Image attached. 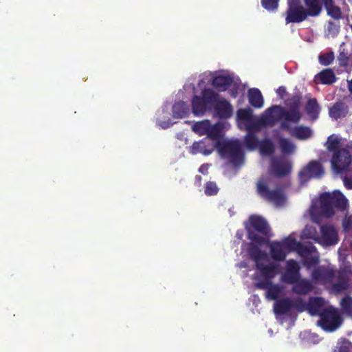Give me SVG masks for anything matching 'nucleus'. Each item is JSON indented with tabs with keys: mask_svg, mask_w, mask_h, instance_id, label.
<instances>
[{
	"mask_svg": "<svg viewBox=\"0 0 352 352\" xmlns=\"http://www.w3.org/2000/svg\"><path fill=\"white\" fill-rule=\"evenodd\" d=\"M301 118L302 115L300 111H295L294 109L287 111L280 105H272L261 115V122L264 125L273 126L278 122L282 120L280 128L289 130V122L298 123Z\"/></svg>",
	"mask_w": 352,
	"mask_h": 352,
	"instance_id": "obj_1",
	"label": "nucleus"
},
{
	"mask_svg": "<svg viewBox=\"0 0 352 352\" xmlns=\"http://www.w3.org/2000/svg\"><path fill=\"white\" fill-rule=\"evenodd\" d=\"M250 227L247 228L248 238L252 242L261 245L264 243V238L257 234L268 236L271 229L267 221L263 217L258 215H252L249 218Z\"/></svg>",
	"mask_w": 352,
	"mask_h": 352,
	"instance_id": "obj_2",
	"label": "nucleus"
},
{
	"mask_svg": "<svg viewBox=\"0 0 352 352\" xmlns=\"http://www.w3.org/2000/svg\"><path fill=\"white\" fill-rule=\"evenodd\" d=\"M219 153L234 166H240L244 160V153L239 140L223 141L217 144Z\"/></svg>",
	"mask_w": 352,
	"mask_h": 352,
	"instance_id": "obj_3",
	"label": "nucleus"
},
{
	"mask_svg": "<svg viewBox=\"0 0 352 352\" xmlns=\"http://www.w3.org/2000/svg\"><path fill=\"white\" fill-rule=\"evenodd\" d=\"M256 192L264 200L276 206H282L285 203V197L283 190L278 188L270 190L267 182L263 178L257 182Z\"/></svg>",
	"mask_w": 352,
	"mask_h": 352,
	"instance_id": "obj_4",
	"label": "nucleus"
},
{
	"mask_svg": "<svg viewBox=\"0 0 352 352\" xmlns=\"http://www.w3.org/2000/svg\"><path fill=\"white\" fill-rule=\"evenodd\" d=\"M319 325L326 331L333 332L338 329L342 323V318L338 311L333 307L322 310L320 314Z\"/></svg>",
	"mask_w": 352,
	"mask_h": 352,
	"instance_id": "obj_5",
	"label": "nucleus"
},
{
	"mask_svg": "<svg viewBox=\"0 0 352 352\" xmlns=\"http://www.w3.org/2000/svg\"><path fill=\"white\" fill-rule=\"evenodd\" d=\"M280 265L275 263L265 264L264 261L258 263L256 269L260 272L263 279L258 281L255 286L257 289H265L269 285L270 282L278 274Z\"/></svg>",
	"mask_w": 352,
	"mask_h": 352,
	"instance_id": "obj_6",
	"label": "nucleus"
},
{
	"mask_svg": "<svg viewBox=\"0 0 352 352\" xmlns=\"http://www.w3.org/2000/svg\"><path fill=\"white\" fill-rule=\"evenodd\" d=\"M308 18L304 6L300 0H289L288 8L286 11V24L300 23Z\"/></svg>",
	"mask_w": 352,
	"mask_h": 352,
	"instance_id": "obj_7",
	"label": "nucleus"
},
{
	"mask_svg": "<svg viewBox=\"0 0 352 352\" xmlns=\"http://www.w3.org/2000/svg\"><path fill=\"white\" fill-rule=\"evenodd\" d=\"M352 160V156L349 151L342 148L333 153L331 160L332 168L337 173H340L348 168Z\"/></svg>",
	"mask_w": 352,
	"mask_h": 352,
	"instance_id": "obj_8",
	"label": "nucleus"
},
{
	"mask_svg": "<svg viewBox=\"0 0 352 352\" xmlns=\"http://www.w3.org/2000/svg\"><path fill=\"white\" fill-rule=\"evenodd\" d=\"M300 265L296 261H287L285 271L281 276L282 282L291 285L296 283L300 278Z\"/></svg>",
	"mask_w": 352,
	"mask_h": 352,
	"instance_id": "obj_9",
	"label": "nucleus"
},
{
	"mask_svg": "<svg viewBox=\"0 0 352 352\" xmlns=\"http://www.w3.org/2000/svg\"><path fill=\"white\" fill-rule=\"evenodd\" d=\"M324 174L322 164L316 160L309 162L299 173L301 180L307 181L312 177H320Z\"/></svg>",
	"mask_w": 352,
	"mask_h": 352,
	"instance_id": "obj_10",
	"label": "nucleus"
},
{
	"mask_svg": "<svg viewBox=\"0 0 352 352\" xmlns=\"http://www.w3.org/2000/svg\"><path fill=\"white\" fill-rule=\"evenodd\" d=\"M336 276V270L326 266H319L311 273L312 279L316 283H329Z\"/></svg>",
	"mask_w": 352,
	"mask_h": 352,
	"instance_id": "obj_11",
	"label": "nucleus"
},
{
	"mask_svg": "<svg viewBox=\"0 0 352 352\" xmlns=\"http://www.w3.org/2000/svg\"><path fill=\"white\" fill-rule=\"evenodd\" d=\"M271 167L272 172L279 177L287 176L292 171V163L285 158L274 160Z\"/></svg>",
	"mask_w": 352,
	"mask_h": 352,
	"instance_id": "obj_12",
	"label": "nucleus"
},
{
	"mask_svg": "<svg viewBox=\"0 0 352 352\" xmlns=\"http://www.w3.org/2000/svg\"><path fill=\"white\" fill-rule=\"evenodd\" d=\"M213 107L215 116L220 119H228L232 115V106L226 99L217 100Z\"/></svg>",
	"mask_w": 352,
	"mask_h": 352,
	"instance_id": "obj_13",
	"label": "nucleus"
},
{
	"mask_svg": "<svg viewBox=\"0 0 352 352\" xmlns=\"http://www.w3.org/2000/svg\"><path fill=\"white\" fill-rule=\"evenodd\" d=\"M320 232L321 238L324 244L332 245L338 243V232L333 226L324 225L321 226Z\"/></svg>",
	"mask_w": 352,
	"mask_h": 352,
	"instance_id": "obj_14",
	"label": "nucleus"
},
{
	"mask_svg": "<svg viewBox=\"0 0 352 352\" xmlns=\"http://www.w3.org/2000/svg\"><path fill=\"white\" fill-rule=\"evenodd\" d=\"M337 79L333 70L331 68H326L314 76V81L316 84L331 85L335 83Z\"/></svg>",
	"mask_w": 352,
	"mask_h": 352,
	"instance_id": "obj_15",
	"label": "nucleus"
},
{
	"mask_svg": "<svg viewBox=\"0 0 352 352\" xmlns=\"http://www.w3.org/2000/svg\"><path fill=\"white\" fill-rule=\"evenodd\" d=\"M214 150V146L210 140L204 138L199 142H195L190 147V153L196 155L201 153L204 155H208Z\"/></svg>",
	"mask_w": 352,
	"mask_h": 352,
	"instance_id": "obj_16",
	"label": "nucleus"
},
{
	"mask_svg": "<svg viewBox=\"0 0 352 352\" xmlns=\"http://www.w3.org/2000/svg\"><path fill=\"white\" fill-rule=\"evenodd\" d=\"M348 113V105L341 100L336 102L329 109V117L335 120H338V119L346 117Z\"/></svg>",
	"mask_w": 352,
	"mask_h": 352,
	"instance_id": "obj_17",
	"label": "nucleus"
},
{
	"mask_svg": "<svg viewBox=\"0 0 352 352\" xmlns=\"http://www.w3.org/2000/svg\"><path fill=\"white\" fill-rule=\"evenodd\" d=\"M308 17H317L322 12V0H303Z\"/></svg>",
	"mask_w": 352,
	"mask_h": 352,
	"instance_id": "obj_18",
	"label": "nucleus"
},
{
	"mask_svg": "<svg viewBox=\"0 0 352 352\" xmlns=\"http://www.w3.org/2000/svg\"><path fill=\"white\" fill-rule=\"evenodd\" d=\"M280 242L288 253L296 250L297 248H299L302 252L307 254L311 253V252L309 248L302 245L300 242L297 241L295 238L291 236H287Z\"/></svg>",
	"mask_w": 352,
	"mask_h": 352,
	"instance_id": "obj_19",
	"label": "nucleus"
},
{
	"mask_svg": "<svg viewBox=\"0 0 352 352\" xmlns=\"http://www.w3.org/2000/svg\"><path fill=\"white\" fill-rule=\"evenodd\" d=\"M270 250L271 257L276 261H285L288 254L280 241L272 242Z\"/></svg>",
	"mask_w": 352,
	"mask_h": 352,
	"instance_id": "obj_20",
	"label": "nucleus"
},
{
	"mask_svg": "<svg viewBox=\"0 0 352 352\" xmlns=\"http://www.w3.org/2000/svg\"><path fill=\"white\" fill-rule=\"evenodd\" d=\"M330 199L329 192H324L320 197V212L326 217H331L335 214L334 207Z\"/></svg>",
	"mask_w": 352,
	"mask_h": 352,
	"instance_id": "obj_21",
	"label": "nucleus"
},
{
	"mask_svg": "<svg viewBox=\"0 0 352 352\" xmlns=\"http://www.w3.org/2000/svg\"><path fill=\"white\" fill-rule=\"evenodd\" d=\"M337 59L340 67H343L346 72L350 73L352 71V54L347 50L340 48Z\"/></svg>",
	"mask_w": 352,
	"mask_h": 352,
	"instance_id": "obj_22",
	"label": "nucleus"
},
{
	"mask_svg": "<svg viewBox=\"0 0 352 352\" xmlns=\"http://www.w3.org/2000/svg\"><path fill=\"white\" fill-rule=\"evenodd\" d=\"M293 308L292 300L288 298L276 300L274 305V310L276 315L287 314Z\"/></svg>",
	"mask_w": 352,
	"mask_h": 352,
	"instance_id": "obj_23",
	"label": "nucleus"
},
{
	"mask_svg": "<svg viewBox=\"0 0 352 352\" xmlns=\"http://www.w3.org/2000/svg\"><path fill=\"white\" fill-rule=\"evenodd\" d=\"M292 291L296 294L305 295L309 294L313 289L311 283L305 278H299L296 283H294Z\"/></svg>",
	"mask_w": 352,
	"mask_h": 352,
	"instance_id": "obj_24",
	"label": "nucleus"
},
{
	"mask_svg": "<svg viewBox=\"0 0 352 352\" xmlns=\"http://www.w3.org/2000/svg\"><path fill=\"white\" fill-rule=\"evenodd\" d=\"M324 301L322 297H310L307 302V311L311 316H320Z\"/></svg>",
	"mask_w": 352,
	"mask_h": 352,
	"instance_id": "obj_25",
	"label": "nucleus"
},
{
	"mask_svg": "<svg viewBox=\"0 0 352 352\" xmlns=\"http://www.w3.org/2000/svg\"><path fill=\"white\" fill-rule=\"evenodd\" d=\"M233 82V78L229 75H218L212 80V85L221 91L226 90Z\"/></svg>",
	"mask_w": 352,
	"mask_h": 352,
	"instance_id": "obj_26",
	"label": "nucleus"
},
{
	"mask_svg": "<svg viewBox=\"0 0 352 352\" xmlns=\"http://www.w3.org/2000/svg\"><path fill=\"white\" fill-rule=\"evenodd\" d=\"M330 201L334 207L339 210H344L347 207V199L344 195L338 190L329 193Z\"/></svg>",
	"mask_w": 352,
	"mask_h": 352,
	"instance_id": "obj_27",
	"label": "nucleus"
},
{
	"mask_svg": "<svg viewBox=\"0 0 352 352\" xmlns=\"http://www.w3.org/2000/svg\"><path fill=\"white\" fill-rule=\"evenodd\" d=\"M321 108L316 98H313L307 100L305 104V111L313 120L318 118Z\"/></svg>",
	"mask_w": 352,
	"mask_h": 352,
	"instance_id": "obj_28",
	"label": "nucleus"
},
{
	"mask_svg": "<svg viewBox=\"0 0 352 352\" xmlns=\"http://www.w3.org/2000/svg\"><path fill=\"white\" fill-rule=\"evenodd\" d=\"M210 109L201 96H194L192 99V111L196 116L204 115Z\"/></svg>",
	"mask_w": 352,
	"mask_h": 352,
	"instance_id": "obj_29",
	"label": "nucleus"
},
{
	"mask_svg": "<svg viewBox=\"0 0 352 352\" xmlns=\"http://www.w3.org/2000/svg\"><path fill=\"white\" fill-rule=\"evenodd\" d=\"M248 100L250 104L255 108H261L263 106V98L260 90L252 88L248 90Z\"/></svg>",
	"mask_w": 352,
	"mask_h": 352,
	"instance_id": "obj_30",
	"label": "nucleus"
},
{
	"mask_svg": "<svg viewBox=\"0 0 352 352\" xmlns=\"http://www.w3.org/2000/svg\"><path fill=\"white\" fill-rule=\"evenodd\" d=\"M248 254L252 260L255 262V266L262 261H266L267 254L263 252L258 246L252 245L248 248Z\"/></svg>",
	"mask_w": 352,
	"mask_h": 352,
	"instance_id": "obj_31",
	"label": "nucleus"
},
{
	"mask_svg": "<svg viewBox=\"0 0 352 352\" xmlns=\"http://www.w3.org/2000/svg\"><path fill=\"white\" fill-rule=\"evenodd\" d=\"M322 3L329 16L337 20L341 19V10L335 5L334 0H322Z\"/></svg>",
	"mask_w": 352,
	"mask_h": 352,
	"instance_id": "obj_32",
	"label": "nucleus"
},
{
	"mask_svg": "<svg viewBox=\"0 0 352 352\" xmlns=\"http://www.w3.org/2000/svg\"><path fill=\"white\" fill-rule=\"evenodd\" d=\"M292 135L298 140H305L311 137L312 131L309 126L300 125L293 129Z\"/></svg>",
	"mask_w": 352,
	"mask_h": 352,
	"instance_id": "obj_33",
	"label": "nucleus"
},
{
	"mask_svg": "<svg viewBox=\"0 0 352 352\" xmlns=\"http://www.w3.org/2000/svg\"><path fill=\"white\" fill-rule=\"evenodd\" d=\"M201 97L203 98L210 109L214 107L219 98V94L211 89H204L201 91Z\"/></svg>",
	"mask_w": 352,
	"mask_h": 352,
	"instance_id": "obj_34",
	"label": "nucleus"
},
{
	"mask_svg": "<svg viewBox=\"0 0 352 352\" xmlns=\"http://www.w3.org/2000/svg\"><path fill=\"white\" fill-rule=\"evenodd\" d=\"M324 146L327 149L333 153L338 152V151L341 150V141L340 139L334 134L329 135L327 138L326 142L324 143Z\"/></svg>",
	"mask_w": 352,
	"mask_h": 352,
	"instance_id": "obj_35",
	"label": "nucleus"
},
{
	"mask_svg": "<svg viewBox=\"0 0 352 352\" xmlns=\"http://www.w3.org/2000/svg\"><path fill=\"white\" fill-rule=\"evenodd\" d=\"M260 142L256 134L254 132H248L244 138V144L245 147L253 151L258 147Z\"/></svg>",
	"mask_w": 352,
	"mask_h": 352,
	"instance_id": "obj_36",
	"label": "nucleus"
},
{
	"mask_svg": "<svg viewBox=\"0 0 352 352\" xmlns=\"http://www.w3.org/2000/svg\"><path fill=\"white\" fill-rule=\"evenodd\" d=\"M349 287V284L347 276L344 274H340L338 281L333 284L332 289L336 294H340L346 290Z\"/></svg>",
	"mask_w": 352,
	"mask_h": 352,
	"instance_id": "obj_37",
	"label": "nucleus"
},
{
	"mask_svg": "<svg viewBox=\"0 0 352 352\" xmlns=\"http://www.w3.org/2000/svg\"><path fill=\"white\" fill-rule=\"evenodd\" d=\"M332 352H352V342L346 338H340L337 341Z\"/></svg>",
	"mask_w": 352,
	"mask_h": 352,
	"instance_id": "obj_38",
	"label": "nucleus"
},
{
	"mask_svg": "<svg viewBox=\"0 0 352 352\" xmlns=\"http://www.w3.org/2000/svg\"><path fill=\"white\" fill-rule=\"evenodd\" d=\"M187 104L182 101L177 102L173 107V113L175 118H182L188 113Z\"/></svg>",
	"mask_w": 352,
	"mask_h": 352,
	"instance_id": "obj_39",
	"label": "nucleus"
},
{
	"mask_svg": "<svg viewBox=\"0 0 352 352\" xmlns=\"http://www.w3.org/2000/svg\"><path fill=\"white\" fill-rule=\"evenodd\" d=\"M266 292V297L269 299L276 300L282 293V288L277 284H273L270 282V285L265 289Z\"/></svg>",
	"mask_w": 352,
	"mask_h": 352,
	"instance_id": "obj_40",
	"label": "nucleus"
},
{
	"mask_svg": "<svg viewBox=\"0 0 352 352\" xmlns=\"http://www.w3.org/2000/svg\"><path fill=\"white\" fill-rule=\"evenodd\" d=\"M223 130V124L216 123L213 125L210 122L207 138L208 140H217L220 136Z\"/></svg>",
	"mask_w": 352,
	"mask_h": 352,
	"instance_id": "obj_41",
	"label": "nucleus"
},
{
	"mask_svg": "<svg viewBox=\"0 0 352 352\" xmlns=\"http://www.w3.org/2000/svg\"><path fill=\"white\" fill-rule=\"evenodd\" d=\"M258 147L261 153L264 155H271L274 152V146L270 139L261 141Z\"/></svg>",
	"mask_w": 352,
	"mask_h": 352,
	"instance_id": "obj_42",
	"label": "nucleus"
},
{
	"mask_svg": "<svg viewBox=\"0 0 352 352\" xmlns=\"http://www.w3.org/2000/svg\"><path fill=\"white\" fill-rule=\"evenodd\" d=\"M340 305L342 313L352 318V297L349 295L345 296L341 299Z\"/></svg>",
	"mask_w": 352,
	"mask_h": 352,
	"instance_id": "obj_43",
	"label": "nucleus"
},
{
	"mask_svg": "<svg viewBox=\"0 0 352 352\" xmlns=\"http://www.w3.org/2000/svg\"><path fill=\"white\" fill-rule=\"evenodd\" d=\"M209 124H210V120H208L197 122L192 126V130L194 132H195L196 133H197L200 135H207V133L208 131Z\"/></svg>",
	"mask_w": 352,
	"mask_h": 352,
	"instance_id": "obj_44",
	"label": "nucleus"
},
{
	"mask_svg": "<svg viewBox=\"0 0 352 352\" xmlns=\"http://www.w3.org/2000/svg\"><path fill=\"white\" fill-rule=\"evenodd\" d=\"M280 150L284 154L292 153L295 150L294 144L288 139L282 138L279 140Z\"/></svg>",
	"mask_w": 352,
	"mask_h": 352,
	"instance_id": "obj_45",
	"label": "nucleus"
},
{
	"mask_svg": "<svg viewBox=\"0 0 352 352\" xmlns=\"http://www.w3.org/2000/svg\"><path fill=\"white\" fill-rule=\"evenodd\" d=\"M236 117L239 120L250 121L252 118V110L250 108L239 109Z\"/></svg>",
	"mask_w": 352,
	"mask_h": 352,
	"instance_id": "obj_46",
	"label": "nucleus"
},
{
	"mask_svg": "<svg viewBox=\"0 0 352 352\" xmlns=\"http://www.w3.org/2000/svg\"><path fill=\"white\" fill-rule=\"evenodd\" d=\"M335 58L334 53L329 52L323 54H320L318 57L320 63L324 66H328L331 65Z\"/></svg>",
	"mask_w": 352,
	"mask_h": 352,
	"instance_id": "obj_47",
	"label": "nucleus"
},
{
	"mask_svg": "<svg viewBox=\"0 0 352 352\" xmlns=\"http://www.w3.org/2000/svg\"><path fill=\"white\" fill-rule=\"evenodd\" d=\"M219 188L217 184L214 182L209 181L206 182L205 186V194L207 196H214L216 195L219 192Z\"/></svg>",
	"mask_w": 352,
	"mask_h": 352,
	"instance_id": "obj_48",
	"label": "nucleus"
},
{
	"mask_svg": "<svg viewBox=\"0 0 352 352\" xmlns=\"http://www.w3.org/2000/svg\"><path fill=\"white\" fill-rule=\"evenodd\" d=\"M287 106L289 107V109L300 111V97H299L298 96H292L287 100Z\"/></svg>",
	"mask_w": 352,
	"mask_h": 352,
	"instance_id": "obj_49",
	"label": "nucleus"
},
{
	"mask_svg": "<svg viewBox=\"0 0 352 352\" xmlns=\"http://www.w3.org/2000/svg\"><path fill=\"white\" fill-rule=\"evenodd\" d=\"M279 0H261L262 6L268 11H274L278 8Z\"/></svg>",
	"mask_w": 352,
	"mask_h": 352,
	"instance_id": "obj_50",
	"label": "nucleus"
},
{
	"mask_svg": "<svg viewBox=\"0 0 352 352\" xmlns=\"http://www.w3.org/2000/svg\"><path fill=\"white\" fill-rule=\"evenodd\" d=\"M327 32L329 35H331L332 37L337 36L340 32L339 23L329 21L327 25Z\"/></svg>",
	"mask_w": 352,
	"mask_h": 352,
	"instance_id": "obj_51",
	"label": "nucleus"
},
{
	"mask_svg": "<svg viewBox=\"0 0 352 352\" xmlns=\"http://www.w3.org/2000/svg\"><path fill=\"white\" fill-rule=\"evenodd\" d=\"M293 308H295L298 311L302 312L307 310V302H305L302 298H298L292 300Z\"/></svg>",
	"mask_w": 352,
	"mask_h": 352,
	"instance_id": "obj_52",
	"label": "nucleus"
},
{
	"mask_svg": "<svg viewBox=\"0 0 352 352\" xmlns=\"http://www.w3.org/2000/svg\"><path fill=\"white\" fill-rule=\"evenodd\" d=\"M261 116L260 117L258 122L248 124L246 126V130L248 132H254L253 131H258L261 129V126H270V125H264L261 122Z\"/></svg>",
	"mask_w": 352,
	"mask_h": 352,
	"instance_id": "obj_53",
	"label": "nucleus"
},
{
	"mask_svg": "<svg viewBox=\"0 0 352 352\" xmlns=\"http://www.w3.org/2000/svg\"><path fill=\"white\" fill-rule=\"evenodd\" d=\"M343 183L347 189H352V170H348L343 177Z\"/></svg>",
	"mask_w": 352,
	"mask_h": 352,
	"instance_id": "obj_54",
	"label": "nucleus"
},
{
	"mask_svg": "<svg viewBox=\"0 0 352 352\" xmlns=\"http://www.w3.org/2000/svg\"><path fill=\"white\" fill-rule=\"evenodd\" d=\"M343 226L345 230H352V217H349L344 221Z\"/></svg>",
	"mask_w": 352,
	"mask_h": 352,
	"instance_id": "obj_55",
	"label": "nucleus"
},
{
	"mask_svg": "<svg viewBox=\"0 0 352 352\" xmlns=\"http://www.w3.org/2000/svg\"><path fill=\"white\" fill-rule=\"evenodd\" d=\"M319 262L318 257L311 256L305 260V263L307 265H316Z\"/></svg>",
	"mask_w": 352,
	"mask_h": 352,
	"instance_id": "obj_56",
	"label": "nucleus"
},
{
	"mask_svg": "<svg viewBox=\"0 0 352 352\" xmlns=\"http://www.w3.org/2000/svg\"><path fill=\"white\" fill-rule=\"evenodd\" d=\"M208 165L204 164L199 167V172L204 175L208 174Z\"/></svg>",
	"mask_w": 352,
	"mask_h": 352,
	"instance_id": "obj_57",
	"label": "nucleus"
},
{
	"mask_svg": "<svg viewBox=\"0 0 352 352\" xmlns=\"http://www.w3.org/2000/svg\"><path fill=\"white\" fill-rule=\"evenodd\" d=\"M276 92H277V94H278L280 96L283 97V95L286 94V89H285V87H280L277 89V91H276Z\"/></svg>",
	"mask_w": 352,
	"mask_h": 352,
	"instance_id": "obj_58",
	"label": "nucleus"
},
{
	"mask_svg": "<svg viewBox=\"0 0 352 352\" xmlns=\"http://www.w3.org/2000/svg\"><path fill=\"white\" fill-rule=\"evenodd\" d=\"M230 94L232 98H236L238 96V89L234 88V89H230Z\"/></svg>",
	"mask_w": 352,
	"mask_h": 352,
	"instance_id": "obj_59",
	"label": "nucleus"
},
{
	"mask_svg": "<svg viewBox=\"0 0 352 352\" xmlns=\"http://www.w3.org/2000/svg\"><path fill=\"white\" fill-rule=\"evenodd\" d=\"M347 87L350 94H352V78L349 80H347Z\"/></svg>",
	"mask_w": 352,
	"mask_h": 352,
	"instance_id": "obj_60",
	"label": "nucleus"
},
{
	"mask_svg": "<svg viewBox=\"0 0 352 352\" xmlns=\"http://www.w3.org/2000/svg\"><path fill=\"white\" fill-rule=\"evenodd\" d=\"M170 125V123H166V122H162V123L160 124V126L163 129H166V128L169 127Z\"/></svg>",
	"mask_w": 352,
	"mask_h": 352,
	"instance_id": "obj_61",
	"label": "nucleus"
},
{
	"mask_svg": "<svg viewBox=\"0 0 352 352\" xmlns=\"http://www.w3.org/2000/svg\"><path fill=\"white\" fill-rule=\"evenodd\" d=\"M195 182H198L199 184H200L201 180H202L201 177L200 175H198L195 176Z\"/></svg>",
	"mask_w": 352,
	"mask_h": 352,
	"instance_id": "obj_62",
	"label": "nucleus"
},
{
	"mask_svg": "<svg viewBox=\"0 0 352 352\" xmlns=\"http://www.w3.org/2000/svg\"><path fill=\"white\" fill-rule=\"evenodd\" d=\"M272 116H276V113H273L272 114Z\"/></svg>",
	"mask_w": 352,
	"mask_h": 352,
	"instance_id": "obj_63",
	"label": "nucleus"
}]
</instances>
